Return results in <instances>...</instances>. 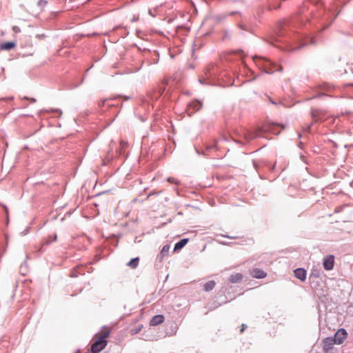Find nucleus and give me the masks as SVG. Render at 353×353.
Instances as JSON below:
<instances>
[{
	"label": "nucleus",
	"mask_w": 353,
	"mask_h": 353,
	"mask_svg": "<svg viewBox=\"0 0 353 353\" xmlns=\"http://www.w3.org/2000/svg\"><path fill=\"white\" fill-rule=\"evenodd\" d=\"M139 262V259L138 257H136V258L132 259L128 262V265L129 267H130L131 268L134 269L138 266Z\"/></svg>",
	"instance_id": "16"
},
{
	"label": "nucleus",
	"mask_w": 353,
	"mask_h": 353,
	"mask_svg": "<svg viewBox=\"0 0 353 353\" xmlns=\"http://www.w3.org/2000/svg\"><path fill=\"white\" fill-rule=\"evenodd\" d=\"M16 46V43L12 41L5 42L1 44V49L4 50H10Z\"/></svg>",
	"instance_id": "12"
},
{
	"label": "nucleus",
	"mask_w": 353,
	"mask_h": 353,
	"mask_svg": "<svg viewBox=\"0 0 353 353\" xmlns=\"http://www.w3.org/2000/svg\"><path fill=\"white\" fill-rule=\"evenodd\" d=\"M170 246L168 245H165L163 247L161 251V259H163L164 256L169 252Z\"/></svg>",
	"instance_id": "17"
},
{
	"label": "nucleus",
	"mask_w": 353,
	"mask_h": 353,
	"mask_svg": "<svg viewBox=\"0 0 353 353\" xmlns=\"http://www.w3.org/2000/svg\"><path fill=\"white\" fill-rule=\"evenodd\" d=\"M311 43L314 44V41L313 39H311Z\"/></svg>",
	"instance_id": "23"
},
{
	"label": "nucleus",
	"mask_w": 353,
	"mask_h": 353,
	"mask_svg": "<svg viewBox=\"0 0 353 353\" xmlns=\"http://www.w3.org/2000/svg\"><path fill=\"white\" fill-rule=\"evenodd\" d=\"M261 129H259L257 130H256V132L254 133H252V132H247L245 134V138L246 139V140L249 141V140H251L252 139H254L255 137H259L261 135Z\"/></svg>",
	"instance_id": "13"
},
{
	"label": "nucleus",
	"mask_w": 353,
	"mask_h": 353,
	"mask_svg": "<svg viewBox=\"0 0 353 353\" xmlns=\"http://www.w3.org/2000/svg\"><path fill=\"white\" fill-rule=\"evenodd\" d=\"M110 329L105 327L100 332L94 336V342L91 345V351L92 353H99L103 350L107 345V338L110 334Z\"/></svg>",
	"instance_id": "1"
},
{
	"label": "nucleus",
	"mask_w": 353,
	"mask_h": 353,
	"mask_svg": "<svg viewBox=\"0 0 353 353\" xmlns=\"http://www.w3.org/2000/svg\"><path fill=\"white\" fill-rule=\"evenodd\" d=\"M12 30L14 33H19L21 31L20 28L17 26L12 27Z\"/></svg>",
	"instance_id": "19"
},
{
	"label": "nucleus",
	"mask_w": 353,
	"mask_h": 353,
	"mask_svg": "<svg viewBox=\"0 0 353 353\" xmlns=\"http://www.w3.org/2000/svg\"><path fill=\"white\" fill-rule=\"evenodd\" d=\"M294 276L300 279L301 281H304L306 279V270L303 268H297L294 271Z\"/></svg>",
	"instance_id": "8"
},
{
	"label": "nucleus",
	"mask_w": 353,
	"mask_h": 353,
	"mask_svg": "<svg viewBox=\"0 0 353 353\" xmlns=\"http://www.w3.org/2000/svg\"><path fill=\"white\" fill-rule=\"evenodd\" d=\"M216 285V283L214 281H210L204 284V290L206 292L212 290Z\"/></svg>",
	"instance_id": "15"
},
{
	"label": "nucleus",
	"mask_w": 353,
	"mask_h": 353,
	"mask_svg": "<svg viewBox=\"0 0 353 353\" xmlns=\"http://www.w3.org/2000/svg\"><path fill=\"white\" fill-rule=\"evenodd\" d=\"M326 115V112L319 109H312L311 116L315 121H320Z\"/></svg>",
	"instance_id": "4"
},
{
	"label": "nucleus",
	"mask_w": 353,
	"mask_h": 353,
	"mask_svg": "<svg viewBox=\"0 0 353 353\" xmlns=\"http://www.w3.org/2000/svg\"><path fill=\"white\" fill-rule=\"evenodd\" d=\"M250 275L253 278L256 279H263L266 276L267 274L259 268H254L250 272Z\"/></svg>",
	"instance_id": "7"
},
{
	"label": "nucleus",
	"mask_w": 353,
	"mask_h": 353,
	"mask_svg": "<svg viewBox=\"0 0 353 353\" xmlns=\"http://www.w3.org/2000/svg\"><path fill=\"white\" fill-rule=\"evenodd\" d=\"M188 242V239H183L178 243H176L174 245V250H179L183 248Z\"/></svg>",
	"instance_id": "14"
},
{
	"label": "nucleus",
	"mask_w": 353,
	"mask_h": 353,
	"mask_svg": "<svg viewBox=\"0 0 353 353\" xmlns=\"http://www.w3.org/2000/svg\"><path fill=\"white\" fill-rule=\"evenodd\" d=\"M334 257L333 255L326 256L323 261V267L326 270H331L334 268Z\"/></svg>",
	"instance_id": "5"
},
{
	"label": "nucleus",
	"mask_w": 353,
	"mask_h": 353,
	"mask_svg": "<svg viewBox=\"0 0 353 353\" xmlns=\"http://www.w3.org/2000/svg\"><path fill=\"white\" fill-rule=\"evenodd\" d=\"M168 181L170 183H176L175 179H173V178H168Z\"/></svg>",
	"instance_id": "22"
},
{
	"label": "nucleus",
	"mask_w": 353,
	"mask_h": 353,
	"mask_svg": "<svg viewBox=\"0 0 353 353\" xmlns=\"http://www.w3.org/2000/svg\"><path fill=\"white\" fill-rule=\"evenodd\" d=\"M268 65L271 66V68L270 69H268L267 72L272 73L275 71H279V72L283 71V67L281 65L277 66L276 64H274L269 61L267 62V65Z\"/></svg>",
	"instance_id": "11"
},
{
	"label": "nucleus",
	"mask_w": 353,
	"mask_h": 353,
	"mask_svg": "<svg viewBox=\"0 0 353 353\" xmlns=\"http://www.w3.org/2000/svg\"><path fill=\"white\" fill-rule=\"evenodd\" d=\"M164 321V316L161 314L155 315L150 320V325L151 326H157Z\"/></svg>",
	"instance_id": "9"
},
{
	"label": "nucleus",
	"mask_w": 353,
	"mask_h": 353,
	"mask_svg": "<svg viewBox=\"0 0 353 353\" xmlns=\"http://www.w3.org/2000/svg\"><path fill=\"white\" fill-rule=\"evenodd\" d=\"M347 336V333L345 329H339L334 335V339L336 344H341L346 339Z\"/></svg>",
	"instance_id": "2"
},
{
	"label": "nucleus",
	"mask_w": 353,
	"mask_h": 353,
	"mask_svg": "<svg viewBox=\"0 0 353 353\" xmlns=\"http://www.w3.org/2000/svg\"><path fill=\"white\" fill-rule=\"evenodd\" d=\"M128 146V142L121 140L120 141V153H122L123 150H124Z\"/></svg>",
	"instance_id": "18"
},
{
	"label": "nucleus",
	"mask_w": 353,
	"mask_h": 353,
	"mask_svg": "<svg viewBox=\"0 0 353 353\" xmlns=\"http://www.w3.org/2000/svg\"><path fill=\"white\" fill-rule=\"evenodd\" d=\"M243 276L241 273H236L232 275H231L229 277V281L231 283H239L243 280Z\"/></svg>",
	"instance_id": "10"
},
{
	"label": "nucleus",
	"mask_w": 353,
	"mask_h": 353,
	"mask_svg": "<svg viewBox=\"0 0 353 353\" xmlns=\"http://www.w3.org/2000/svg\"><path fill=\"white\" fill-rule=\"evenodd\" d=\"M139 330H140V329H139V330H131V334H135L138 333V332H139Z\"/></svg>",
	"instance_id": "21"
},
{
	"label": "nucleus",
	"mask_w": 353,
	"mask_h": 353,
	"mask_svg": "<svg viewBox=\"0 0 353 353\" xmlns=\"http://www.w3.org/2000/svg\"><path fill=\"white\" fill-rule=\"evenodd\" d=\"M247 327V325L245 324L241 325V333H243L245 329Z\"/></svg>",
	"instance_id": "20"
},
{
	"label": "nucleus",
	"mask_w": 353,
	"mask_h": 353,
	"mask_svg": "<svg viewBox=\"0 0 353 353\" xmlns=\"http://www.w3.org/2000/svg\"><path fill=\"white\" fill-rule=\"evenodd\" d=\"M202 107V104L199 101H194L189 103L187 107V112L189 116H191L196 111L199 110Z\"/></svg>",
	"instance_id": "3"
},
{
	"label": "nucleus",
	"mask_w": 353,
	"mask_h": 353,
	"mask_svg": "<svg viewBox=\"0 0 353 353\" xmlns=\"http://www.w3.org/2000/svg\"><path fill=\"white\" fill-rule=\"evenodd\" d=\"M335 340L332 337H327L325 338L323 341V348L325 352H328L330 350H331L335 344Z\"/></svg>",
	"instance_id": "6"
}]
</instances>
